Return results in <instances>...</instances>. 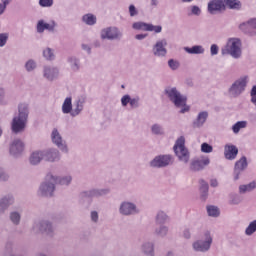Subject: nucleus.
<instances>
[{"mask_svg": "<svg viewBox=\"0 0 256 256\" xmlns=\"http://www.w3.org/2000/svg\"><path fill=\"white\" fill-rule=\"evenodd\" d=\"M164 95H166L167 99H169L170 103L173 104L176 109H180L179 113H181V115H185V113L191 111V106L187 105V96L182 94L177 87H166L164 89Z\"/></svg>", "mask_w": 256, "mask_h": 256, "instance_id": "obj_1", "label": "nucleus"}, {"mask_svg": "<svg viewBox=\"0 0 256 256\" xmlns=\"http://www.w3.org/2000/svg\"><path fill=\"white\" fill-rule=\"evenodd\" d=\"M29 121V104L18 105V115H15L11 122V131L14 135L23 133Z\"/></svg>", "mask_w": 256, "mask_h": 256, "instance_id": "obj_2", "label": "nucleus"}, {"mask_svg": "<svg viewBox=\"0 0 256 256\" xmlns=\"http://www.w3.org/2000/svg\"><path fill=\"white\" fill-rule=\"evenodd\" d=\"M211 245H213V236L211 235V231L206 230L200 239L192 243V251L194 253H209L211 251Z\"/></svg>", "mask_w": 256, "mask_h": 256, "instance_id": "obj_3", "label": "nucleus"}, {"mask_svg": "<svg viewBox=\"0 0 256 256\" xmlns=\"http://www.w3.org/2000/svg\"><path fill=\"white\" fill-rule=\"evenodd\" d=\"M241 39L230 38L226 45L221 49L222 55H230L232 59H241L243 51L241 50Z\"/></svg>", "mask_w": 256, "mask_h": 256, "instance_id": "obj_4", "label": "nucleus"}, {"mask_svg": "<svg viewBox=\"0 0 256 256\" xmlns=\"http://www.w3.org/2000/svg\"><path fill=\"white\" fill-rule=\"evenodd\" d=\"M249 84V76H242L236 79L228 88V96L231 99H237L245 93L247 85Z\"/></svg>", "mask_w": 256, "mask_h": 256, "instance_id": "obj_5", "label": "nucleus"}, {"mask_svg": "<svg viewBox=\"0 0 256 256\" xmlns=\"http://www.w3.org/2000/svg\"><path fill=\"white\" fill-rule=\"evenodd\" d=\"M31 231L35 235H39V233H43L48 237L55 236V226H53V222L49 219H41V220L35 221L32 225Z\"/></svg>", "mask_w": 256, "mask_h": 256, "instance_id": "obj_6", "label": "nucleus"}, {"mask_svg": "<svg viewBox=\"0 0 256 256\" xmlns=\"http://www.w3.org/2000/svg\"><path fill=\"white\" fill-rule=\"evenodd\" d=\"M174 153L176 157H178L179 161L182 163H189V159H191V154L187 147H185V137L180 136L173 147Z\"/></svg>", "mask_w": 256, "mask_h": 256, "instance_id": "obj_7", "label": "nucleus"}, {"mask_svg": "<svg viewBox=\"0 0 256 256\" xmlns=\"http://www.w3.org/2000/svg\"><path fill=\"white\" fill-rule=\"evenodd\" d=\"M100 39L103 41H121L123 32L117 26H109L100 31Z\"/></svg>", "mask_w": 256, "mask_h": 256, "instance_id": "obj_8", "label": "nucleus"}, {"mask_svg": "<svg viewBox=\"0 0 256 256\" xmlns=\"http://www.w3.org/2000/svg\"><path fill=\"white\" fill-rule=\"evenodd\" d=\"M173 163V155L170 154H160L155 156L150 162L149 165L152 169H165Z\"/></svg>", "mask_w": 256, "mask_h": 256, "instance_id": "obj_9", "label": "nucleus"}, {"mask_svg": "<svg viewBox=\"0 0 256 256\" xmlns=\"http://www.w3.org/2000/svg\"><path fill=\"white\" fill-rule=\"evenodd\" d=\"M118 211L123 217H133V215H139V213H141L137 204L128 200L120 203Z\"/></svg>", "mask_w": 256, "mask_h": 256, "instance_id": "obj_10", "label": "nucleus"}, {"mask_svg": "<svg viewBox=\"0 0 256 256\" xmlns=\"http://www.w3.org/2000/svg\"><path fill=\"white\" fill-rule=\"evenodd\" d=\"M210 163L211 159L208 156L202 155L191 160L189 169L192 173H199L204 171L205 167H208Z\"/></svg>", "mask_w": 256, "mask_h": 256, "instance_id": "obj_11", "label": "nucleus"}, {"mask_svg": "<svg viewBox=\"0 0 256 256\" xmlns=\"http://www.w3.org/2000/svg\"><path fill=\"white\" fill-rule=\"evenodd\" d=\"M55 193V182L53 180H47V174L45 181L40 184L38 189L39 197H53Z\"/></svg>", "mask_w": 256, "mask_h": 256, "instance_id": "obj_12", "label": "nucleus"}, {"mask_svg": "<svg viewBox=\"0 0 256 256\" xmlns=\"http://www.w3.org/2000/svg\"><path fill=\"white\" fill-rule=\"evenodd\" d=\"M25 151V142L21 139H14L10 143L9 153L11 157L14 159H19V157L23 156V152Z\"/></svg>", "mask_w": 256, "mask_h": 256, "instance_id": "obj_13", "label": "nucleus"}, {"mask_svg": "<svg viewBox=\"0 0 256 256\" xmlns=\"http://www.w3.org/2000/svg\"><path fill=\"white\" fill-rule=\"evenodd\" d=\"M247 167H249V162H247L246 156H242L235 162L233 171L234 181H239V179H241V175H243V171H245Z\"/></svg>", "mask_w": 256, "mask_h": 256, "instance_id": "obj_14", "label": "nucleus"}, {"mask_svg": "<svg viewBox=\"0 0 256 256\" xmlns=\"http://www.w3.org/2000/svg\"><path fill=\"white\" fill-rule=\"evenodd\" d=\"M238 29L245 35L250 37L256 36V18H252L248 21L239 24Z\"/></svg>", "mask_w": 256, "mask_h": 256, "instance_id": "obj_15", "label": "nucleus"}, {"mask_svg": "<svg viewBox=\"0 0 256 256\" xmlns=\"http://www.w3.org/2000/svg\"><path fill=\"white\" fill-rule=\"evenodd\" d=\"M47 181H53V183H56L57 185H62L63 187H69L71 183H73V176L71 175H64V176H56L53 175V173L47 174Z\"/></svg>", "mask_w": 256, "mask_h": 256, "instance_id": "obj_16", "label": "nucleus"}, {"mask_svg": "<svg viewBox=\"0 0 256 256\" xmlns=\"http://www.w3.org/2000/svg\"><path fill=\"white\" fill-rule=\"evenodd\" d=\"M152 53L154 57H167V39L163 38L156 41V43L152 47Z\"/></svg>", "mask_w": 256, "mask_h": 256, "instance_id": "obj_17", "label": "nucleus"}, {"mask_svg": "<svg viewBox=\"0 0 256 256\" xmlns=\"http://www.w3.org/2000/svg\"><path fill=\"white\" fill-rule=\"evenodd\" d=\"M51 139L55 146L62 151V153H69V148H67V144L63 141V137L59 133L57 128H54L51 133Z\"/></svg>", "mask_w": 256, "mask_h": 256, "instance_id": "obj_18", "label": "nucleus"}, {"mask_svg": "<svg viewBox=\"0 0 256 256\" xmlns=\"http://www.w3.org/2000/svg\"><path fill=\"white\" fill-rule=\"evenodd\" d=\"M60 70L55 65H45L43 67V77L46 81H55L59 79Z\"/></svg>", "mask_w": 256, "mask_h": 256, "instance_id": "obj_19", "label": "nucleus"}, {"mask_svg": "<svg viewBox=\"0 0 256 256\" xmlns=\"http://www.w3.org/2000/svg\"><path fill=\"white\" fill-rule=\"evenodd\" d=\"M86 102L87 98H85V96L78 97L72 105V112L70 117H79V115L83 113V109H85Z\"/></svg>", "mask_w": 256, "mask_h": 256, "instance_id": "obj_20", "label": "nucleus"}, {"mask_svg": "<svg viewBox=\"0 0 256 256\" xmlns=\"http://www.w3.org/2000/svg\"><path fill=\"white\" fill-rule=\"evenodd\" d=\"M15 204V196L6 194L0 198V215H4L5 211Z\"/></svg>", "mask_w": 256, "mask_h": 256, "instance_id": "obj_21", "label": "nucleus"}, {"mask_svg": "<svg viewBox=\"0 0 256 256\" xmlns=\"http://www.w3.org/2000/svg\"><path fill=\"white\" fill-rule=\"evenodd\" d=\"M37 33H45L49 31L50 33H55V29H57V22L55 20L50 21L49 23H45V21L40 20L37 23Z\"/></svg>", "mask_w": 256, "mask_h": 256, "instance_id": "obj_22", "label": "nucleus"}, {"mask_svg": "<svg viewBox=\"0 0 256 256\" xmlns=\"http://www.w3.org/2000/svg\"><path fill=\"white\" fill-rule=\"evenodd\" d=\"M110 193H111V189L109 188H92L84 192V195L86 197L99 199V197H106V195H109Z\"/></svg>", "mask_w": 256, "mask_h": 256, "instance_id": "obj_23", "label": "nucleus"}, {"mask_svg": "<svg viewBox=\"0 0 256 256\" xmlns=\"http://www.w3.org/2000/svg\"><path fill=\"white\" fill-rule=\"evenodd\" d=\"M43 153L44 161H48V163H56L57 161H61V153H59V150L55 148L43 150Z\"/></svg>", "mask_w": 256, "mask_h": 256, "instance_id": "obj_24", "label": "nucleus"}, {"mask_svg": "<svg viewBox=\"0 0 256 256\" xmlns=\"http://www.w3.org/2000/svg\"><path fill=\"white\" fill-rule=\"evenodd\" d=\"M237 155H239V149L237 148V146L233 144H226L224 146L225 159H227L228 161H233L237 159Z\"/></svg>", "mask_w": 256, "mask_h": 256, "instance_id": "obj_25", "label": "nucleus"}, {"mask_svg": "<svg viewBox=\"0 0 256 256\" xmlns=\"http://www.w3.org/2000/svg\"><path fill=\"white\" fill-rule=\"evenodd\" d=\"M140 251L144 256H155V243L153 241H144L140 246Z\"/></svg>", "mask_w": 256, "mask_h": 256, "instance_id": "obj_26", "label": "nucleus"}, {"mask_svg": "<svg viewBox=\"0 0 256 256\" xmlns=\"http://www.w3.org/2000/svg\"><path fill=\"white\" fill-rule=\"evenodd\" d=\"M207 119H209V112L202 111L200 112L196 119L192 122V127L194 129H201L205 123H207Z\"/></svg>", "mask_w": 256, "mask_h": 256, "instance_id": "obj_27", "label": "nucleus"}, {"mask_svg": "<svg viewBox=\"0 0 256 256\" xmlns=\"http://www.w3.org/2000/svg\"><path fill=\"white\" fill-rule=\"evenodd\" d=\"M208 11L211 15H215L217 11H225V3L223 0H212L208 3Z\"/></svg>", "mask_w": 256, "mask_h": 256, "instance_id": "obj_28", "label": "nucleus"}, {"mask_svg": "<svg viewBox=\"0 0 256 256\" xmlns=\"http://www.w3.org/2000/svg\"><path fill=\"white\" fill-rule=\"evenodd\" d=\"M67 63L73 73H79L81 70V59L77 56H70L67 58Z\"/></svg>", "mask_w": 256, "mask_h": 256, "instance_id": "obj_29", "label": "nucleus"}, {"mask_svg": "<svg viewBox=\"0 0 256 256\" xmlns=\"http://www.w3.org/2000/svg\"><path fill=\"white\" fill-rule=\"evenodd\" d=\"M45 159L43 150H35L30 154L29 163L30 165H39Z\"/></svg>", "mask_w": 256, "mask_h": 256, "instance_id": "obj_30", "label": "nucleus"}, {"mask_svg": "<svg viewBox=\"0 0 256 256\" xmlns=\"http://www.w3.org/2000/svg\"><path fill=\"white\" fill-rule=\"evenodd\" d=\"M170 217L163 210H159L155 216L156 225H165V223H169Z\"/></svg>", "mask_w": 256, "mask_h": 256, "instance_id": "obj_31", "label": "nucleus"}, {"mask_svg": "<svg viewBox=\"0 0 256 256\" xmlns=\"http://www.w3.org/2000/svg\"><path fill=\"white\" fill-rule=\"evenodd\" d=\"M9 221L14 225L15 227H18V225H21V212L17 210H12L9 213Z\"/></svg>", "mask_w": 256, "mask_h": 256, "instance_id": "obj_32", "label": "nucleus"}, {"mask_svg": "<svg viewBox=\"0 0 256 256\" xmlns=\"http://www.w3.org/2000/svg\"><path fill=\"white\" fill-rule=\"evenodd\" d=\"M184 51L189 55H203L205 48L202 45H194L192 47H184Z\"/></svg>", "mask_w": 256, "mask_h": 256, "instance_id": "obj_33", "label": "nucleus"}, {"mask_svg": "<svg viewBox=\"0 0 256 256\" xmlns=\"http://www.w3.org/2000/svg\"><path fill=\"white\" fill-rule=\"evenodd\" d=\"M154 234L156 237H160L161 239H165L169 235V226L165 224H160L159 227L155 228Z\"/></svg>", "mask_w": 256, "mask_h": 256, "instance_id": "obj_34", "label": "nucleus"}, {"mask_svg": "<svg viewBox=\"0 0 256 256\" xmlns=\"http://www.w3.org/2000/svg\"><path fill=\"white\" fill-rule=\"evenodd\" d=\"M256 181H252L248 184H242L239 186L238 191L240 195H245V193H251V191H255Z\"/></svg>", "mask_w": 256, "mask_h": 256, "instance_id": "obj_35", "label": "nucleus"}, {"mask_svg": "<svg viewBox=\"0 0 256 256\" xmlns=\"http://www.w3.org/2000/svg\"><path fill=\"white\" fill-rule=\"evenodd\" d=\"M72 109H73V99L71 97L65 98L62 104V113H64V115L71 116Z\"/></svg>", "mask_w": 256, "mask_h": 256, "instance_id": "obj_36", "label": "nucleus"}, {"mask_svg": "<svg viewBox=\"0 0 256 256\" xmlns=\"http://www.w3.org/2000/svg\"><path fill=\"white\" fill-rule=\"evenodd\" d=\"M225 7L228 9H233L235 11H241L243 4L239 0H223Z\"/></svg>", "mask_w": 256, "mask_h": 256, "instance_id": "obj_37", "label": "nucleus"}, {"mask_svg": "<svg viewBox=\"0 0 256 256\" xmlns=\"http://www.w3.org/2000/svg\"><path fill=\"white\" fill-rule=\"evenodd\" d=\"M150 131L152 135H155L157 137H163L165 135V128H163V125L159 123H155L150 127Z\"/></svg>", "mask_w": 256, "mask_h": 256, "instance_id": "obj_38", "label": "nucleus"}, {"mask_svg": "<svg viewBox=\"0 0 256 256\" xmlns=\"http://www.w3.org/2000/svg\"><path fill=\"white\" fill-rule=\"evenodd\" d=\"M42 55L46 61H55V59H57V56L55 55V49L51 47H46L43 50Z\"/></svg>", "mask_w": 256, "mask_h": 256, "instance_id": "obj_39", "label": "nucleus"}, {"mask_svg": "<svg viewBox=\"0 0 256 256\" xmlns=\"http://www.w3.org/2000/svg\"><path fill=\"white\" fill-rule=\"evenodd\" d=\"M82 21L85 23V25L92 27L97 23V16H95V14L88 13L82 16Z\"/></svg>", "mask_w": 256, "mask_h": 256, "instance_id": "obj_40", "label": "nucleus"}, {"mask_svg": "<svg viewBox=\"0 0 256 256\" xmlns=\"http://www.w3.org/2000/svg\"><path fill=\"white\" fill-rule=\"evenodd\" d=\"M18 248L17 245H15L12 241H8L5 245V252L7 253V255L11 256V255H15V253H17Z\"/></svg>", "mask_w": 256, "mask_h": 256, "instance_id": "obj_41", "label": "nucleus"}, {"mask_svg": "<svg viewBox=\"0 0 256 256\" xmlns=\"http://www.w3.org/2000/svg\"><path fill=\"white\" fill-rule=\"evenodd\" d=\"M24 68L26 69L27 73H33V71L37 69V62L33 59H29L25 63Z\"/></svg>", "mask_w": 256, "mask_h": 256, "instance_id": "obj_42", "label": "nucleus"}, {"mask_svg": "<svg viewBox=\"0 0 256 256\" xmlns=\"http://www.w3.org/2000/svg\"><path fill=\"white\" fill-rule=\"evenodd\" d=\"M245 127H247V121H238L232 126V131L237 134L241 129H245Z\"/></svg>", "mask_w": 256, "mask_h": 256, "instance_id": "obj_43", "label": "nucleus"}, {"mask_svg": "<svg viewBox=\"0 0 256 256\" xmlns=\"http://www.w3.org/2000/svg\"><path fill=\"white\" fill-rule=\"evenodd\" d=\"M149 23L146 22H134L132 24V28L136 31H148Z\"/></svg>", "mask_w": 256, "mask_h": 256, "instance_id": "obj_44", "label": "nucleus"}, {"mask_svg": "<svg viewBox=\"0 0 256 256\" xmlns=\"http://www.w3.org/2000/svg\"><path fill=\"white\" fill-rule=\"evenodd\" d=\"M253 233H256V220L249 223L248 227L245 229V235L251 237Z\"/></svg>", "mask_w": 256, "mask_h": 256, "instance_id": "obj_45", "label": "nucleus"}, {"mask_svg": "<svg viewBox=\"0 0 256 256\" xmlns=\"http://www.w3.org/2000/svg\"><path fill=\"white\" fill-rule=\"evenodd\" d=\"M242 202H243V198H241L239 194H230V200H229L230 205H240V203Z\"/></svg>", "mask_w": 256, "mask_h": 256, "instance_id": "obj_46", "label": "nucleus"}, {"mask_svg": "<svg viewBox=\"0 0 256 256\" xmlns=\"http://www.w3.org/2000/svg\"><path fill=\"white\" fill-rule=\"evenodd\" d=\"M207 213L209 217H219L220 215L219 208L217 206H208Z\"/></svg>", "mask_w": 256, "mask_h": 256, "instance_id": "obj_47", "label": "nucleus"}, {"mask_svg": "<svg viewBox=\"0 0 256 256\" xmlns=\"http://www.w3.org/2000/svg\"><path fill=\"white\" fill-rule=\"evenodd\" d=\"M200 191L203 197H207V193H209V184L205 182V180H200Z\"/></svg>", "mask_w": 256, "mask_h": 256, "instance_id": "obj_48", "label": "nucleus"}, {"mask_svg": "<svg viewBox=\"0 0 256 256\" xmlns=\"http://www.w3.org/2000/svg\"><path fill=\"white\" fill-rule=\"evenodd\" d=\"M130 107L131 109H139L141 107V98L139 96L130 98Z\"/></svg>", "mask_w": 256, "mask_h": 256, "instance_id": "obj_49", "label": "nucleus"}, {"mask_svg": "<svg viewBox=\"0 0 256 256\" xmlns=\"http://www.w3.org/2000/svg\"><path fill=\"white\" fill-rule=\"evenodd\" d=\"M148 30L150 32H154V33H161V31H163V26L161 25H153V24H149L148 23Z\"/></svg>", "mask_w": 256, "mask_h": 256, "instance_id": "obj_50", "label": "nucleus"}, {"mask_svg": "<svg viewBox=\"0 0 256 256\" xmlns=\"http://www.w3.org/2000/svg\"><path fill=\"white\" fill-rule=\"evenodd\" d=\"M201 152L202 153H213V146L211 144L204 142L201 144Z\"/></svg>", "mask_w": 256, "mask_h": 256, "instance_id": "obj_51", "label": "nucleus"}, {"mask_svg": "<svg viewBox=\"0 0 256 256\" xmlns=\"http://www.w3.org/2000/svg\"><path fill=\"white\" fill-rule=\"evenodd\" d=\"M9 41V33H0V47H5Z\"/></svg>", "mask_w": 256, "mask_h": 256, "instance_id": "obj_52", "label": "nucleus"}, {"mask_svg": "<svg viewBox=\"0 0 256 256\" xmlns=\"http://www.w3.org/2000/svg\"><path fill=\"white\" fill-rule=\"evenodd\" d=\"M168 66L170 67V69L172 71H177V69H179L180 64L179 61L175 60V59H170L168 60Z\"/></svg>", "mask_w": 256, "mask_h": 256, "instance_id": "obj_53", "label": "nucleus"}, {"mask_svg": "<svg viewBox=\"0 0 256 256\" xmlns=\"http://www.w3.org/2000/svg\"><path fill=\"white\" fill-rule=\"evenodd\" d=\"M128 13L130 17H137V15H139V10L133 4H130L128 7Z\"/></svg>", "mask_w": 256, "mask_h": 256, "instance_id": "obj_54", "label": "nucleus"}, {"mask_svg": "<svg viewBox=\"0 0 256 256\" xmlns=\"http://www.w3.org/2000/svg\"><path fill=\"white\" fill-rule=\"evenodd\" d=\"M90 219L92 223H99V212L93 210L90 212Z\"/></svg>", "mask_w": 256, "mask_h": 256, "instance_id": "obj_55", "label": "nucleus"}, {"mask_svg": "<svg viewBox=\"0 0 256 256\" xmlns=\"http://www.w3.org/2000/svg\"><path fill=\"white\" fill-rule=\"evenodd\" d=\"M128 103H131V96L129 94H126L121 98V105L122 107H127Z\"/></svg>", "mask_w": 256, "mask_h": 256, "instance_id": "obj_56", "label": "nucleus"}, {"mask_svg": "<svg viewBox=\"0 0 256 256\" xmlns=\"http://www.w3.org/2000/svg\"><path fill=\"white\" fill-rule=\"evenodd\" d=\"M0 181H9V174L2 167H0Z\"/></svg>", "mask_w": 256, "mask_h": 256, "instance_id": "obj_57", "label": "nucleus"}, {"mask_svg": "<svg viewBox=\"0 0 256 256\" xmlns=\"http://www.w3.org/2000/svg\"><path fill=\"white\" fill-rule=\"evenodd\" d=\"M40 7H53V0H39Z\"/></svg>", "mask_w": 256, "mask_h": 256, "instance_id": "obj_58", "label": "nucleus"}, {"mask_svg": "<svg viewBox=\"0 0 256 256\" xmlns=\"http://www.w3.org/2000/svg\"><path fill=\"white\" fill-rule=\"evenodd\" d=\"M210 53L213 56L218 55L219 54V46H217V44H212L210 47Z\"/></svg>", "mask_w": 256, "mask_h": 256, "instance_id": "obj_59", "label": "nucleus"}, {"mask_svg": "<svg viewBox=\"0 0 256 256\" xmlns=\"http://www.w3.org/2000/svg\"><path fill=\"white\" fill-rule=\"evenodd\" d=\"M7 101L5 100V89L0 88V105H6Z\"/></svg>", "mask_w": 256, "mask_h": 256, "instance_id": "obj_60", "label": "nucleus"}, {"mask_svg": "<svg viewBox=\"0 0 256 256\" xmlns=\"http://www.w3.org/2000/svg\"><path fill=\"white\" fill-rule=\"evenodd\" d=\"M192 15H196L199 16L201 15V8H199L198 6H192Z\"/></svg>", "mask_w": 256, "mask_h": 256, "instance_id": "obj_61", "label": "nucleus"}, {"mask_svg": "<svg viewBox=\"0 0 256 256\" xmlns=\"http://www.w3.org/2000/svg\"><path fill=\"white\" fill-rule=\"evenodd\" d=\"M182 235L184 239H191V230L189 228L184 229Z\"/></svg>", "mask_w": 256, "mask_h": 256, "instance_id": "obj_62", "label": "nucleus"}, {"mask_svg": "<svg viewBox=\"0 0 256 256\" xmlns=\"http://www.w3.org/2000/svg\"><path fill=\"white\" fill-rule=\"evenodd\" d=\"M81 49L83 51H86L88 53V55H91V46L90 45H87V44H82L81 45Z\"/></svg>", "mask_w": 256, "mask_h": 256, "instance_id": "obj_63", "label": "nucleus"}, {"mask_svg": "<svg viewBox=\"0 0 256 256\" xmlns=\"http://www.w3.org/2000/svg\"><path fill=\"white\" fill-rule=\"evenodd\" d=\"M147 34H137L135 35V39H137V41H143V39H147Z\"/></svg>", "mask_w": 256, "mask_h": 256, "instance_id": "obj_64", "label": "nucleus"}]
</instances>
